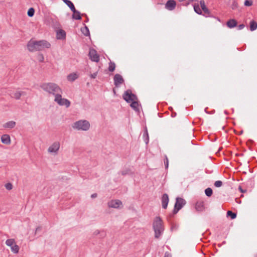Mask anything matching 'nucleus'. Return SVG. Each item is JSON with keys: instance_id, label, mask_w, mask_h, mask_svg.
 <instances>
[{"instance_id": "obj_22", "label": "nucleus", "mask_w": 257, "mask_h": 257, "mask_svg": "<svg viewBox=\"0 0 257 257\" xmlns=\"http://www.w3.org/2000/svg\"><path fill=\"white\" fill-rule=\"evenodd\" d=\"M24 93H25L23 91H17L15 92L13 95H11V97L16 99H19L21 96L22 95H24Z\"/></svg>"}, {"instance_id": "obj_43", "label": "nucleus", "mask_w": 257, "mask_h": 257, "mask_svg": "<svg viewBox=\"0 0 257 257\" xmlns=\"http://www.w3.org/2000/svg\"><path fill=\"white\" fill-rule=\"evenodd\" d=\"M97 196V194L96 193H94L91 195V197L92 198H96Z\"/></svg>"}, {"instance_id": "obj_16", "label": "nucleus", "mask_w": 257, "mask_h": 257, "mask_svg": "<svg viewBox=\"0 0 257 257\" xmlns=\"http://www.w3.org/2000/svg\"><path fill=\"white\" fill-rule=\"evenodd\" d=\"M56 38L57 39L63 40L66 38V33L64 30L60 29L57 32Z\"/></svg>"}, {"instance_id": "obj_7", "label": "nucleus", "mask_w": 257, "mask_h": 257, "mask_svg": "<svg viewBox=\"0 0 257 257\" xmlns=\"http://www.w3.org/2000/svg\"><path fill=\"white\" fill-rule=\"evenodd\" d=\"M61 93L57 94L54 101L56 102L59 105H65L66 107H69L70 105V102L69 100L66 98H62Z\"/></svg>"}, {"instance_id": "obj_27", "label": "nucleus", "mask_w": 257, "mask_h": 257, "mask_svg": "<svg viewBox=\"0 0 257 257\" xmlns=\"http://www.w3.org/2000/svg\"><path fill=\"white\" fill-rule=\"evenodd\" d=\"M115 63L114 62L110 61L109 63L108 70L110 72H113L115 70Z\"/></svg>"}, {"instance_id": "obj_35", "label": "nucleus", "mask_w": 257, "mask_h": 257, "mask_svg": "<svg viewBox=\"0 0 257 257\" xmlns=\"http://www.w3.org/2000/svg\"><path fill=\"white\" fill-rule=\"evenodd\" d=\"M222 185V182L221 181H216L214 183V186L216 187H220Z\"/></svg>"}, {"instance_id": "obj_12", "label": "nucleus", "mask_w": 257, "mask_h": 257, "mask_svg": "<svg viewBox=\"0 0 257 257\" xmlns=\"http://www.w3.org/2000/svg\"><path fill=\"white\" fill-rule=\"evenodd\" d=\"M114 83L116 87H118L120 84L124 82L122 77L119 74H116L114 76Z\"/></svg>"}, {"instance_id": "obj_11", "label": "nucleus", "mask_w": 257, "mask_h": 257, "mask_svg": "<svg viewBox=\"0 0 257 257\" xmlns=\"http://www.w3.org/2000/svg\"><path fill=\"white\" fill-rule=\"evenodd\" d=\"M200 7L204 12L203 15L206 17H212L211 13L209 9L206 7L205 2L204 1H201L200 2Z\"/></svg>"}, {"instance_id": "obj_29", "label": "nucleus", "mask_w": 257, "mask_h": 257, "mask_svg": "<svg viewBox=\"0 0 257 257\" xmlns=\"http://www.w3.org/2000/svg\"><path fill=\"white\" fill-rule=\"evenodd\" d=\"M205 193L208 197H210L213 193L212 190L211 188H207L205 190Z\"/></svg>"}, {"instance_id": "obj_17", "label": "nucleus", "mask_w": 257, "mask_h": 257, "mask_svg": "<svg viewBox=\"0 0 257 257\" xmlns=\"http://www.w3.org/2000/svg\"><path fill=\"white\" fill-rule=\"evenodd\" d=\"M1 141L3 143L9 145L11 143L10 137L8 135H3L1 137Z\"/></svg>"}, {"instance_id": "obj_41", "label": "nucleus", "mask_w": 257, "mask_h": 257, "mask_svg": "<svg viewBox=\"0 0 257 257\" xmlns=\"http://www.w3.org/2000/svg\"><path fill=\"white\" fill-rule=\"evenodd\" d=\"M245 27V25L244 24H240L238 26V30H241L243 29Z\"/></svg>"}, {"instance_id": "obj_25", "label": "nucleus", "mask_w": 257, "mask_h": 257, "mask_svg": "<svg viewBox=\"0 0 257 257\" xmlns=\"http://www.w3.org/2000/svg\"><path fill=\"white\" fill-rule=\"evenodd\" d=\"M72 17L73 19L75 20H80L81 19L80 13L76 10H75V13H73Z\"/></svg>"}, {"instance_id": "obj_46", "label": "nucleus", "mask_w": 257, "mask_h": 257, "mask_svg": "<svg viewBox=\"0 0 257 257\" xmlns=\"http://www.w3.org/2000/svg\"><path fill=\"white\" fill-rule=\"evenodd\" d=\"M243 131L242 130L240 132H239V133H237L235 132V133L238 135H240L243 134Z\"/></svg>"}, {"instance_id": "obj_28", "label": "nucleus", "mask_w": 257, "mask_h": 257, "mask_svg": "<svg viewBox=\"0 0 257 257\" xmlns=\"http://www.w3.org/2000/svg\"><path fill=\"white\" fill-rule=\"evenodd\" d=\"M194 11L199 15H201L202 13V11L201 10L198 4L195 5L194 6Z\"/></svg>"}, {"instance_id": "obj_6", "label": "nucleus", "mask_w": 257, "mask_h": 257, "mask_svg": "<svg viewBox=\"0 0 257 257\" xmlns=\"http://www.w3.org/2000/svg\"><path fill=\"white\" fill-rule=\"evenodd\" d=\"M186 201L184 199L177 197L176 198V201L174 206V208L173 211V214L170 215V217H173L174 214H176L179 210H180L182 207L185 204Z\"/></svg>"}, {"instance_id": "obj_3", "label": "nucleus", "mask_w": 257, "mask_h": 257, "mask_svg": "<svg viewBox=\"0 0 257 257\" xmlns=\"http://www.w3.org/2000/svg\"><path fill=\"white\" fill-rule=\"evenodd\" d=\"M41 87L44 91L50 94L56 96L57 94L62 93V91L60 87L54 83H45L41 85Z\"/></svg>"}, {"instance_id": "obj_38", "label": "nucleus", "mask_w": 257, "mask_h": 257, "mask_svg": "<svg viewBox=\"0 0 257 257\" xmlns=\"http://www.w3.org/2000/svg\"><path fill=\"white\" fill-rule=\"evenodd\" d=\"M97 75V72H95L93 74H90V76L91 78L94 79L96 77Z\"/></svg>"}, {"instance_id": "obj_23", "label": "nucleus", "mask_w": 257, "mask_h": 257, "mask_svg": "<svg viewBox=\"0 0 257 257\" xmlns=\"http://www.w3.org/2000/svg\"><path fill=\"white\" fill-rule=\"evenodd\" d=\"M78 78V75L76 73H71L67 76V79L69 81H74Z\"/></svg>"}, {"instance_id": "obj_40", "label": "nucleus", "mask_w": 257, "mask_h": 257, "mask_svg": "<svg viewBox=\"0 0 257 257\" xmlns=\"http://www.w3.org/2000/svg\"><path fill=\"white\" fill-rule=\"evenodd\" d=\"M164 257H172V255L169 252H166L165 253Z\"/></svg>"}, {"instance_id": "obj_47", "label": "nucleus", "mask_w": 257, "mask_h": 257, "mask_svg": "<svg viewBox=\"0 0 257 257\" xmlns=\"http://www.w3.org/2000/svg\"><path fill=\"white\" fill-rule=\"evenodd\" d=\"M105 235H106L105 233H103V235H101V237H104Z\"/></svg>"}, {"instance_id": "obj_13", "label": "nucleus", "mask_w": 257, "mask_h": 257, "mask_svg": "<svg viewBox=\"0 0 257 257\" xmlns=\"http://www.w3.org/2000/svg\"><path fill=\"white\" fill-rule=\"evenodd\" d=\"M176 3L174 0H168L165 4V8L169 11H173L175 9Z\"/></svg>"}, {"instance_id": "obj_15", "label": "nucleus", "mask_w": 257, "mask_h": 257, "mask_svg": "<svg viewBox=\"0 0 257 257\" xmlns=\"http://www.w3.org/2000/svg\"><path fill=\"white\" fill-rule=\"evenodd\" d=\"M169 197L167 194H164L161 198L162 205L164 209H166L169 202Z\"/></svg>"}, {"instance_id": "obj_48", "label": "nucleus", "mask_w": 257, "mask_h": 257, "mask_svg": "<svg viewBox=\"0 0 257 257\" xmlns=\"http://www.w3.org/2000/svg\"><path fill=\"white\" fill-rule=\"evenodd\" d=\"M248 142L252 143V142H253V141H252V140H249V141H248Z\"/></svg>"}, {"instance_id": "obj_2", "label": "nucleus", "mask_w": 257, "mask_h": 257, "mask_svg": "<svg viewBox=\"0 0 257 257\" xmlns=\"http://www.w3.org/2000/svg\"><path fill=\"white\" fill-rule=\"evenodd\" d=\"M123 98L127 102H131V106L135 110L137 111H139V103L136 100L138 99L137 96L133 94L130 89H128L125 91L124 94H123Z\"/></svg>"}, {"instance_id": "obj_14", "label": "nucleus", "mask_w": 257, "mask_h": 257, "mask_svg": "<svg viewBox=\"0 0 257 257\" xmlns=\"http://www.w3.org/2000/svg\"><path fill=\"white\" fill-rule=\"evenodd\" d=\"M122 204V202L119 200H111L108 202V206L109 207L117 208Z\"/></svg>"}, {"instance_id": "obj_21", "label": "nucleus", "mask_w": 257, "mask_h": 257, "mask_svg": "<svg viewBox=\"0 0 257 257\" xmlns=\"http://www.w3.org/2000/svg\"><path fill=\"white\" fill-rule=\"evenodd\" d=\"M16 122L14 121H10L6 123H5L3 126L5 128H14L16 125Z\"/></svg>"}, {"instance_id": "obj_1", "label": "nucleus", "mask_w": 257, "mask_h": 257, "mask_svg": "<svg viewBox=\"0 0 257 257\" xmlns=\"http://www.w3.org/2000/svg\"><path fill=\"white\" fill-rule=\"evenodd\" d=\"M50 43L46 40L36 41L31 40L27 44L28 49L30 52L42 51L45 48H50Z\"/></svg>"}, {"instance_id": "obj_49", "label": "nucleus", "mask_w": 257, "mask_h": 257, "mask_svg": "<svg viewBox=\"0 0 257 257\" xmlns=\"http://www.w3.org/2000/svg\"><path fill=\"white\" fill-rule=\"evenodd\" d=\"M113 91L114 93L115 94V90L114 89H113Z\"/></svg>"}, {"instance_id": "obj_26", "label": "nucleus", "mask_w": 257, "mask_h": 257, "mask_svg": "<svg viewBox=\"0 0 257 257\" xmlns=\"http://www.w3.org/2000/svg\"><path fill=\"white\" fill-rule=\"evenodd\" d=\"M82 33L86 36L89 35V31L88 27L86 26L81 29Z\"/></svg>"}, {"instance_id": "obj_8", "label": "nucleus", "mask_w": 257, "mask_h": 257, "mask_svg": "<svg viewBox=\"0 0 257 257\" xmlns=\"http://www.w3.org/2000/svg\"><path fill=\"white\" fill-rule=\"evenodd\" d=\"M7 245L10 246L11 250L15 253H18L19 251V246L16 244L14 239H8L6 241Z\"/></svg>"}, {"instance_id": "obj_20", "label": "nucleus", "mask_w": 257, "mask_h": 257, "mask_svg": "<svg viewBox=\"0 0 257 257\" xmlns=\"http://www.w3.org/2000/svg\"><path fill=\"white\" fill-rule=\"evenodd\" d=\"M195 208L198 211H202L204 210V203L202 201H197L196 203Z\"/></svg>"}, {"instance_id": "obj_36", "label": "nucleus", "mask_w": 257, "mask_h": 257, "mask_svg": "<svg viewBox=\"0 0 257 257\" xmlns=\"http://www.w3.org/2000/svg\"><path fill=\"white\" fill-rule=\"evenodd\" d=\"M5 187L7 190H10L13 188V185L11 183H8L5 185Z\"/></svg>"}, {"instance_id": "obj_34", "label": "nucleus", "mask_w": 257, "mask_h": 257, "mask_svg": "<svg viewBox=\"0 0 257 257\" xmlns=\"http://www.w3.org/2000/svg\"><path fill=\"white\" fill-rule=\"evenodd\" d=\"M244 5L247 7L251 6L252 5V1L251 0H245Z\"/></svg>"}, {"instance_id": "obj_39", "label": "nucleus", "mask_w": 257, "mask_h": 257, "mask_svg": "<svg viewBox=\"0 0 257 257\" xmlns=\"http://www.w3.org/2000/svg\"><path fill=\"white\" fill-rule=\"evenodd\" d=\"M41 230H42V227L41 226H38L36 229L35 234H36L38 232L41 231Z\"/></svg>"}, {"instance_id": "obj_32", "label": "nucleus", "mask_w": 257, "mask_h": 257, "mask_svg": "<svg viewBox=\"0 0 257 257\" xmlns=\"http://www.w3.org/2000/svg\"><path fill=\"white\" fill-rule=\"evenodd\" d=\"M144 137L145 138V141L146 144H147L149 142V135L147 129H146L144 133Z\"/></svg>"}, {"instance_id": "obj_42", "label": "nucleus", "mask_w": 257, "mask_h": 257, "mask_svg": "<svg viewBox=\"0 0 257 257\" xmlns=\"http://www.w3.org/2000/svg\"><path fill=\"white\" fill-rule=\"evenodd\" d=\"M239 190L242 193H244L245 192H246V190H243L241 186H239Z\"/></svg>"}, {"instance_id": "obj_30", "label": "nucleus", "mask_w": 257, "mask_h": 257, "mask_svg": "<svg viewBox=\"0 0 257 257\" xmlns=\"http://www.w3.org/2000/svg\"><path fill=\"white\" fill-rule=\"evenodd\" d=\"M227 216L230 217L231 219H234L236 217V214L231 211H228L227 212Z\"/></svg>"}, {"instance_id": "obj_5", "label": "nucleus", "mask_w": 257, "mask_h": 257, "mask_svg": "<svg viewBox=\"0 0 257 257\" xmlns=\"http://www.w3.org/2000/svg\"><path fill=\"white\" fill-rule=\"evenodd\" d=\"M72 127L78 130L86 131L90 128V123L86 120H80L74 122Z\"/></svg>"}, {"instance_id": "obj_18", "label": "nucleus", "mask_w": 257, "mask_h": 257, "mask_svg": "<svg viewBox=\"0 0 257 257\" xmlns=\"http://www.w3.org/2000/svg\"><path fill=\"white\" fill-rule=\"evenodd\" d=\"M237 21L235 19H230L226 23L227 26L229 28H233L236 26Z\"/></svg>"}, {"instance_id": "obj_33", "label": "nucleus", "mask_w": 257, "mask_h": 257, "mask_svg": "<svg viewBox=\"0 0 257 257\" xmlns=\"http://www.w3.org/2000/svg\"><path fill=\"white\" fill-rule=\"evenodd\" d=\"M164 164H165V169H168V165H169V160H168V157L166 155L165 156V159H164Z\"/></svg>"}, {"instance_id": "obj_44", "label": "nucleus", "mask_w": 257, "mask_h": 257, "mask_svg": "<svg viewBox=\"0 0 257 257\" xmlns=\"http://www.w3.org/2000/svg\"><path fill=\"white\" fill-rule=\"evenodd\" d=\"M39 56L41 57L40 58V61L41 62H42L44 60V57H43V55L42 54H40L39 55Z\"/></svg>"}, {"instance_id": "obj_19", "label": "nucleus", "mask_w": 257, "mask_h": 257, "mask_svg": "<svg viewBox=\"0 0 257 257\" xmlns=\"http://www.w3.org/2000/svg\"><path fill=\"white\" fill-rule=\"evenodd\" d=\"M63 1L70 9L73 13H75L76 9L73 4L70 1L63 0Z\"/></svg>"}, {"instance_id": "obj_31", "label": "nucleus", "mask_w": 257, "mask_h": 257, "mask_svg": "<svg viewBox=\"0 0 257 257\" xmlns=\"http://www.w3.org/2000/svg\"><path fill=\"white\" fill-rule=\"evenodd\" d=\"M34 13H35L34 9L33 8H31L29 9L27 14H28V16H29L30 17H32L34 15Z\"/></svg>"}, {"instance_id": "obj_4", "label": "nucleus", "mask_w": 257, "mask_h": 257, "mask_svg": "<svg viewBox=\"0 0 257 257\" xmlns=\"http://www.w3.org/2000/svg\"><path fill=\"white\" fill-rule=\"evenodd\" d=\"M153 227L155 232V237L159 238L164 231L163 221L159 216L155 218L153 223Z\"/></svg>"}, {"instance_id": "obj_24", "label": "nucleus", "mask_w": 257, "mask_h": 257, "mask_svg": "<svg viewBox=\"0 0 257 257\" xmlns=\"http://www.w3.org/2000/svg\"><path fill=\"white\" fill-rule=\"evenodd\" d=\"M249 28L251 31H254L257 28V23L254 20H252L250 22Z\"/></svg>"}, {"instance_id": "obj_10", "label": "nucleus", "mask_w": 257, "mask_h": 257, "mask_svg": "<svg viewBox=\"0 0 257 257\" xmlns=\"http://www.w3.org/2000/svg\"><path fill=\"white\" fill-rule=\"evenodd\" d=\"M60 148V143L59 142H54L48 149V151L49 153H54L56 154Z\"/></svg>"}, {"instance_id": "obj_50", "label": "nucleus", "mask_w": 257, "mask_h": 257, "mask_svg": "<svg viewBox=\"0 0 257 257\" xmlns=\"http://www.w3.org/2000/svg\"><path fill=\"white\" fill-rule=\"evenodd\" d=\"M180 1H183V0H179Z\"/></svg>"}, {"instance_id": "obj_37", "label": "nucleus", "mask_w": 257, "mask_h": 257, "mask_svg": "<svg viewBox=\"0 0 257 257\" xmlns=\"http://www.w3.org/2000/svg\"><path fill=\"white\" fill-rule=\"evenodd\" d=\"M129 172H130L129 170H125L122 171L121 172V174L122 175L124 176L126 174H128L129 173Z\"/></svg>"}, {"instance_id": "obj_9", "label": "nucleus", "mask_w": 257, "mask_h": 257, "mask_svg": "<svg viewBox=\"0 0 257 257\" xmlns=\"http://www.w3.org/2000/svg\"><path fill=\"white\" fill-rule=\"evenodd\" d=\"M89 55L92 61L98 62L99 61V56L97 54V51L95 49H90Z\"/></svg>"}, {"instance_id": "obj_45", "label": "nucleus", "mask_w": 257, "mask_h": 257, "mask_svg": "<svg viewBox=\"0 0 257 257\" xmlns=\"http://www.w3.org/2000/svg\"><path fill=\"white\" fill-rule=\"evenodd\" d=\"M99 233H100V231L98 230H96L94 232V234L96 235H98V234H99Z\"/></svg>"}]
</instances>
